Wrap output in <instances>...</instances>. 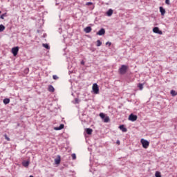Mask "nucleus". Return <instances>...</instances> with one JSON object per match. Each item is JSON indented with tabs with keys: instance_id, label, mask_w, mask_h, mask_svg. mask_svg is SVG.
<instances>
[{
	"instance_id": "obj_8",
	"label": "nucleus",
	"mask_w": 177,
	"mask_h": 177,
	"mask_svg": "<svg viewBox=\"0 0 177 177\" xmlns=\"http://www.w3.org/2000/svg\"><path fill=\"white\" fill-rule=\"evenodd\" d=\"M104 34H106V30H104V28H101L97 32V35H104Z\"/></svg>"
},
{
	"instance_id": "obj_18",
	"label": "nucleus",
	"mask_w": 177,
	"mask_h": 177,
	"mask_svg": "<svg viewBox=\"0 0 177 177\" xmlns=\"http://www.w3.org/2000/svg\"><path fill=\"white\" fill-rule=\"evenodd\" d=\"M55 162L57 165L60 164V157H59L58 158L55 159Z\"/></svg>"
},
{
	"instance_id": "obj_16",
	"label": "nucleus",
	"mask_w": 177,
	"mask_h": 177,
	"mask_svg": "<svg viewBox=\"0 0 177 177\" xmlns=\"http://www.w3.org/2000/svg\"><path fill=\"white\" fill-rule=\"evenodd\" d=\"M48 91H49V92H55V88L53 87V86L50 85L48 86Z\"/></svg>"
},
{
	"instance_id": "obj_21",
	"label": "nucleus",
	"mask_w": 177,
	"mask_h": 177,
	"mask_svg": "<svg viewBox=\"0 0 177 177\" xmlns=\"http://www.w3.org/2000/svg\"><path fill=\"white\" fill-rule=\"evenodd\" d=\"M5 30V26L3 25H0V32H2Z\"/></svg>"
},
{
	"instance_id": "obj_19",
	"label": "nucleus",
	"mask_w": 177,
	"mask_h": 177,
	"mask_svg": "<svg viewBox=\"0 0 177 177\" xmlns=\"http://www.w3.org/2000/svg\"><path fill=\"white\" fill-rule=\"evenodd\" d=\"M138 87L139 88V89H140V91H142V90H143V84L139 83V84H138Z\"/></svg>"
},
{
	"instance_id": "obj_28",
	"label": "nucleus",
	"mask_w": 177,
	"mask_h": 177,
	"mask_svg": "<svg viewBox=\"0 0 177 177\" xmlns=\"http://www.w3.org/2000/svg\"><path fill=\"white\" fill-rule=\"evenodd\" d=\"M75 158H77V156L75 155V153H73L72 154V160H75Z\"/></svg>"
},
{
	"instance_id": "obj_35",
	"label": "nucleus",
	"mask_w": 177,
	"mask_h": 177,
	"mask_svg": "<svg viewBox=\"0 0 177 177\" xmlns=\"http://www.w3.org/2000/svg\"><path fill=\"white\" fill-rule=\"evenodd\" d=\"M81 64H85V62H84V61H82Z\"/></svg>"
},
{
	"instance_id": "obj_36",
	"label": "nucleus",
	"mask_w": 177,
	"mask_h": 177,
	"mask_svg": "<svg viewBox=\"0 0 177 177\" xmlns=\"http://www.w3.org/2000/svg\"><path fill=\"white\" fill-rule=\"evenodd\" d=\"M111 15H113V10H111Z\"/></svg>"
},
{
	"instance_id": "obj_29",
	"label": "nucleus",
	"mask_w": 177,
	"mask_h": 177,
	"mask_svg": "<svg viewBox=\"0 0 177 177\" xmlns=\"http://www.w3.org/2000/svg\"><path fill=\"white\" fill-rule=\"evenodd\" d=\"M86 5L87 6H91V5H93V3H92V2H87V3H86Z\"/></svg>"
},
{
	"instance_id": "obj_25",
	"label": "nucleus",
	"mask_w": 177,
	"mask_h": 177,
	"mask_svg": "<svg viewBox=\"0 0 177 177\" xmlns=\"http://www.w3.org/2000/svg\"><path fill=\"white\" fill-rule=\"evenodd\" d=\"M107 16H111V9H109L106 12Z\"/></svg>"
},
{
	"instance_id": "obj_9",
	"label": "nucleus",
	"mask_w": 177,
	"mask_h": 177,
	"mask_svg": "<svg viewBox=\"0 0 177 177\" xmlns=\"http://www.w3.org/2000/svg\"><path fill=\"white\" fill-rule=\"evenodd\" d=\"M119 129H120V131H122V132H127L128 131V129L125 127V126H124V124L119 126Z\"/></svg>"
},
{
	"instance_id": "obj_15",
	"label": "nucleus",
	"mask_w": 177,
	"mask_h": 177,
	"mask_svg": "<svg viewBox=\"0 0 177 177\" xmlns=\"http://www.w3.org/2000/svg\"><path fill=\"white\" fill-rule=\"evenodd\" d=\"M22 165H23L24 167H28V165H30V162H29V161H24V162H22Z\"/></svg>"
},
{
	"instance_id": "obj_1",
	"label": "nucleus",
	"mask_w": 177,
	"mask_h": 177,
	"mask_svg": "<svg viewBox=\"0 0 177 177\" xmlns=\"http://www.w3.org/2000/svg\"><path fill=\"white\" fill-rule=\"evenodd\" d=\"M140 142L142 145V147L144 149H147L150 145V142H149L147 140H145L144 138L140 140Z\"/></svg>"
},
{
	"instance_id": "obj_27",
	"label": "nucleus",
	"mask_w": 177,
	"mask_h": 177,
	"mask_svg": "<svg viewBox=\"0 0 177 177\" xmlns=\"http://www.w3.org/2000/svg\"><path fill=\"white\" fill-rule=\"evenodd\" d=\"M5 16H6V13H4V14L1 15L0 18L1 19V20H3Z\"/></svg>"
},
{
	"instance_id": "obj_34",
	"label": "nucleus",
	"mask_w": 177,
	"mask_h": 177,
	"mask_svg": "<svg viewBox=\"0 0 177 177\" xmlns=\"http://www.w3.org/2000/svg\"><path fill=\"white\" fill-rule=\"evenodd\" d=\"M106 45H111V43H110V42H106Z\"/></svg>"
},
{
	"instance_id": "obj_33",
	"label": "nucleus",
	"mask_w": 177,
	"mask_h": 177,
	"mask_svg": "<svg viewBox=\"0 0 177 177\" xmlns=\"http://www.w3.org/2000/svg\"><path fill=\"white\" fill-rule=\"evenodd\" d=\"M25 73H26V74H28V68L25 69Z\"/></svg>"
},
{
	"instance_id": "obj_4",
	"label": "nucleus",
	"mask_w": 177,
	"mask_h": 177,
	"mask_svg": "<svg viewBox=\"0 0 177 177\" xmlns=\"http://www.w3.org/2000/svg\"><path fill=\"white\" fill-rule=\"evenodd\" d=\"M127 70H128V66H127L125 65H122L120 68L119 71H120V74H125V73H127Z\"/></svg>"
},
{
	"instance_id": "obj_5",
	"label": "nucleus",
	"mask_w": 177,
	"mask_h": 177,
	"mask_svg": "<svg viewBox=\"0 0 177 177\" xmlns=\"http://www.w3.org/2000/svg\"><path fill=\"white\" fill-rule=\"evenodd\" d=\"M153 32L155 34H159V35H162V31L160 30V28L158 27H154L153 28Z\"/></svg>"
},
{
	"instance_id": "obj_20",
	"label": "nucleus",
	"mask_w": 177,
	"mask_h": 177,
	"mask_svg": "<svg viewBox=\"0 0 177 177\" xmlns=\"http://www.w3.org/2000/svg\"><path fill=\"white\" fill-rule=\"evenodd\" d=\"M74 104H78L80 103V100L78 98H75V101L73 102Z\"/></svg>"
},
{
	"instance_id": "obj_13",
	"label": "nucleus",
	"mask_w": 177,
	"mask_h": 177,
	"mask_svg": "<svg viewBox=\"0 0 177 177\" xmlns=\"http://www.w3.org/2000/svg\"><path fill=\"white\" fill-rule=\"evenodd\" d=\"M159 10L161 13V15L164 16V15H165V9H164V8H162V7H160Z\"/></svg>"
},
{
	"instance_id": "obj_10",
	"label": "nucleus",
	"mask_w": 177,
	"mask_h": 177,
	"mask_svg": "<svg viewBox=\"0 0 177 177\" xmlns=\"http://www.w3.org/2000/svg\"><path fill=\"white\" fill-rule=\"evenodd\" d=\"M91 31H92V28H91V26H87L84 28V32L86 34H89V32H91Z\"/></svg>"
},
{
	"instance_id": "obj_23",
	"label": "nucleus",
	"mask_w": 177,
	"mask_h": 177,
	"mask_svg": "<svg viewBox=\"0 0 177 177\" xmlns=\"http://www.w3.org/2000/svg\"><path fill=\"white\" fill-rule=\"evenodd\" d=\"M44 48H46V49H49V45L48 44H43Z\"/></svg>"
},
{
	"instance_id": "obj_2",
	"label": "nucleus",
	"mask_w": 177,
	"mask_h": 177,
	"mask_svg": "<svg viewBox=\"0 0 177 177\" xmlns=\"http://www.w3.org/2000/svg\"><path fill=\"white\" fill-rule=\"evenodd\" d=\"M100 117L103 120L104 122H109L110 118L103 113H100Z\"/></svg>"
},
{
	"instance_id": "obj_38",
	"label": "nucleus",
	"mask_w": 177,
	"mask_h": 177,
	"mask_svg": "<svg viewBox=\"0 0 177 177\" xmlns=\"http://www.w3.org/2000/svg\"><path fill=\"white\" fill-rule=\"evenodd\" d=\"M0 13H1V12L0 11Z\"/></svg>"
},
{
	"instance_id": "obj_31",
	"label": "nucleus",
	"mask_w": 177,
	"mask_h": 177,
	"mask_svg": "<svg viewBox=\"0 0 177 177\" xmlns=\"http://www.w3.org/2000/svg\"><path fill=\"white\" fill-rule=\"evenodd\" d=\"M166 5H169V0H165Z\"/></svg>"
},
{
	"instance_id": "obj_3",
	"label": "nucleus",
	"mask_w": 177,
	"mask_h": 177,
	"mask_svg": "<svg viewBox=\"0 0 177 177\" xmlns=\"http://www.w3.org/2000/svg\"><path fill=\"white\" fill-rule=\"evenodd\" d=\"M92 89L95 95H97L99 93V86H97V84L96 83L93 84Z\"/></svg>"
},
{
	"instance_id": "obj_26",
	"label": "nucleus",
	"mask_w": 177,
	"mask_h": 177,
	"mask_svg": "<svg viewBox=\"0 0 177 177\" xmlns=\"http://www.w3.org/2000/svg\"><path fill=\"white\" fill-rule=\"evenodd\" d=\"M4 138H5V139H6V140H8V142H10V138H9V137H8L7 135H5V136H4Z\"/></svg>"
},
{
	"instance_id": "obj_24",
	"label": "nucleus",
	"mask_w": 177,
	"mask_h": 177,
	"mask_svg": "<svg viewBox=\"0 0 177 177\" xmlns=\"http://www.w3.org/2000/svg\"><path fill=\"white\" fill-rule=\"evenodd\" d=\"M102 46V41L100 40L97 41V46Z\"/></svg>"
},
{
	"instance_id": "obj_12",
	"label": "nucleus",
	"mask_w": 177,
	"mask_h": 177,
	"mask_svg": "<svg viewBox=\"0 0 177 177\" xmlns=\"http://www.w3.org/2000/svg\"><path fill=\"white\" fill-rule=\"evenodd\" d=\"M85 131L86 132L87 135H92L93 130H92V129L87 128L85 129Z\"/></svg>"
},
{
	"instance_id": "obj_17",
	"label": "nucleus",
	"mask_w": 177,
	"mask_h": 177,
	"mask_svg": "<svg viewBox=\"0 0 177 177\" xmlns=\"http://www.w3.org/2000/svg\"><path fill=\"white\" fill-rule=\"evenodd\" d=\"M170 93H171V96H176V95H177V93L174 90H171L170 91Z\"/></svg>"
},
{
	"instance_id": "obj_11",
	"label": "nucleus",
	"mask_w": 177,
	"mask_h": 177,
	"mask_svg": "<svg viewBox=\"0 0 177 177\" xmlns=\"http://www.w3.org/2000/svg\"><path fill=\"white\" fill-rule=\"evenodd\" d=\"M63 128H64V124H62L59 125V127H55L54 129H55V131H60V130L63 129Z\"/></svg>"
},
{
	"instance_id": "obj_30",
	"label": "nucleus",
	"mask_w": 177,
	"mask_h": 177,
	"mask_svg": "<svg viewBox=\"0 0 177 177\" xmlns=\"http://www.w3.org/2000/svg\"><path fill=\"white\" fill-rule=\"evenodd\" d=\"M53 80H59V77H57V75H54L53 76Z\"/></svg>"
},
{
	"instance_id": "obj_7",
	"label": "nucleus",
	"mask_w": 177,
	"mask_h": 177,
	"mask_svg": "<svg viewBox=\"0 0 177 177\" xmlns=\"http://www.w3.org/2000/svg\"><path fill=\"white\" fill-rule=\"evenodd\" d=\"M12 53L13 56H17V53H19V47H14L12 48Z\"/></svg>"
},
{
	"instance_id": "obj_32",
	"label": "nucleus",
	"mask_w": 177,
	"mask_h": 177,
	"mask_svg": "<svg viewBox=\"0 0 177 177\" xmlns=\"http://www.w3.org/2000/svg\"><path fill=\"white\" fill-rule=\"evenodd\" d=\"M116 144H118V146H120V140H118L116 141Z\"/></svg>"
},
{
	"instance_id": "obj_37",
	"label": "nucleus",
	"mask_w": 177,
	"mask_h": 177,
	"mask_svg": "<svg viewBox=\"0 0 177 177\" xmlns=\"http://www.w3.org/2000/svg\"><path fill=\"white\" fill-rule=\"evenodd\" d=\"M29 177H33L32 176H30Z\"/></svg>"
},
{
	"instance_id": "obj_6",
	"label": "nucleus",
	"mask_w": 177,
	"mask_h": 177,
	"mask_svg": "<svg viewBox=\"0 0 177 177\" xmlns=\"http://www.w3.org/2000/svg\"><path fill=\"white\" fill-rule=\"evenodd\" d=\"M129 121H136L138 120V116L136 115H133V113L130 114L129 116Z\"/></svg>"
},
{
	"instance_id": "obj_14",
	"label": "nucleus",
	"mask_w": 177,
	"mask_h": 177,
	"mask_svg": "<svg viewBox=\"0 0 177 177\" xmlns=\"http://www.w3.org/2000/svg\"><path fill=\"white\" fill-rule=\"evenodd\" d=\"M3 102L4 104H9V103H10V100L9 98H5Z\"/></svg>"
},
{
	"instance_id": "obj_22",
	"label": "nucleus",
	"mask_w": 177,
	"mask_h": 177,
	"mask_svg": "<svg viewBox=\"0 0 177 177\" xmlns=\"http://www.w3.org/2000/svg\"><path fill=\"white\" fill-rule=\"evenodd\" d=\"M155 176L156 177H161V173L160 171H156L155 173Z\"/></svg>"
}]
</instances>
